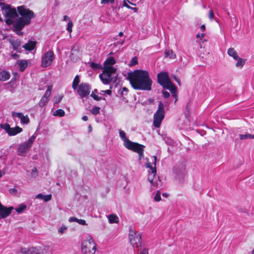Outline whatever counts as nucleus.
I'll use <instances>...</instances> for the list:
<instances>
[{"instance_id": "f257e3e1", "label": "nucleus", "mask_w": 254, "mask_h": 254, "mask_svg": "<svg viewBox=\"0 0 254 254\" xmlns=\"http://www.w3.org/2000/svg\"><path fill=\"white\" fill-rule=\"evenodd\" d=\"M127 78L129 80L132 87L135 90H151L152 80L147 70L136 69L128 72Z\"/></svg>"}, {"instance_id": "f03ea898", "label": "nucleus", "mask_w": 254, "mask_h": 254, "mask_svg": "<svg viewBox=\"0 0 254 254\" xmlns=\"http://www.w3.org/2000/svg\"><path fill=\"white\" fill-rule=\"evenodd\" d=\"M18 13L21 15L15 23L13 24L18 30H22L25 25H28L31 23L32 18L35 17L33 11L26 7L24 5L17 7Z\"/></svg>"}, {"instance_id": "7ed1b4c3", "label": "nucleus", "mask_w": 254, "mask_h": 254, "mask_svg": "<svg viewBox=\"0 0 254 254\" xmlns=\"http://www.w3.org/2000/svg\"><path fill=\"white\" fill-rule=\"evenodd\" d=\"M116 68L109 66L105 67L103 72L99 74V77L104 84H108L113 81L115 78L114 82L116 81L117 75H116Z\"/></svg>"}, {"instance_id": "20e7f679", "label": "nucleus", "mask_w": 254, "mask_h": 254, "mask_svg": "<svg viewBox=\"0 0 254 254\" xmlns=\"http://www.w3.org/2000/svg\"><path fill=\"white\" fill-rule=\"evenodd\" d=\"M22 254H52L51 248L49 246H42L31 247L29 249L22 248L20 251Z\"/></svg>"}, {"instance_id": "39448f33", "label": "nucleus", "mask_w": 254, "mask_h": 254, "mask_svg": "<svg viewBox=\"0 0 254 254\" xmlns=\"http://www.w3.org/2000/svg\"><path fill=\"white\" fill-rule=\"evenodd\" d=\"M165 110L164 105L160 102L158 104V109L153 116V125L156 127H159L164 118Z\"/></svg>"}, {"instance_id": "423d86ee", "label": "nucleus", "mask_w": 254, "mask_h": 254, "mask_svg": "<svg viewBox=\"0 0 254 254\" xmlns=\"http://www.w3.org/2000/svg\"><path fill=\"white\" fill-rule=\"evenodd\" d=\"M81 251L84 254H94L95 253L96 244L90 236L88 240L82 242Z\"/></svg>"}, {"instance_id": "0eeeda50", "label": "nucleus", "mask_w": 254, "mask_h": 254, "mask_svg": "<svg viewBox=\"0 0 254 254\" xmlns=\"http://www.w3.org/2000/svg\"><path fill=\"white\" fill-rule=\"evenodd\" d=\"M128 237L129 242L133 247L138 249L141 247L142 242L141 236L140 234H138L135 230L130 228L129 231Z\"/></svg>"}, {"instance_id": "6e6552de", "label": "nucleus", "mask_w": 254, "mask_h": 254, "mask_svg": "<svg viewBox=\"0 0 254 254\" xmlns=\"http://www.w3.org/2000/svg\"><path fill=\"white\" fill-rule=\"evenodd\" d=\"M2 13L6 18L5 19V22L8 25H10L12 23L13 21L12 18H16L18 16L15 8H12L10 5H8L6 7Z\"/></svg>"}, {"instance_id": "1a4fd4ad", "label": "nucleus", "mask_w": 254, "mask_h": 254, "mask_svg": "<svg viewBox=\"0 0 254 254\" xmlns=\"http://www.w3.org/2000/svg\"><path fill=\"white\" fill-rule=\"evenodd\" d=\"M0 127L3 129L9 136L16 135L22 131V128L18 126L15 127H11L7 123L0 124Z\"/></svg>"}, {"instance_id": "9d476101", "label": "nucleus", "mask_w": 254, "mask_h": 254, "mask_svg": "<svg viewBox=\"0 0 254 254\" xmlns=\"http://www.w3.org/2000/svg\"><path fill=\"white\" fill-rule=\"evenodd\" d=\"M91 86L87 83L82 82L78 85L77 93L82 98L87 97L90 92Z\"/></svg>"}, {"instance_id": "9b49d317", "label": "nucleus", "mask_w": 254, "mask_h": 254, "mask_svg": "<svg viewBox=\"0 0 254 254\" xmlns=\"http://www.w3.org/2000/svg\"><path fill=\"white\" fill-rule=\"evenodd\" d=\"M55 58L53 52L49 51L46 52L42 58L41 65L43 67H47L50 65Z\"/></svg>"}, {"instance_id": "f8f14e48", "label": "nucleus", "mask_w": 254, "mask_h": 254, "mask_svg": "<svg viewBox=\"0 0 254 254\" xmlns=\"http://www.w3.org/2000/svg\"><path fill=\"white\" fill-rule=\"evenodd\" d=\"M157 77L158 83L162 86H164L166 83H167L171 80L168 72L166 71L159 73L157 75Z\"/></svg>"}, {"instance_id": "ddd939ff", "label": "nucleus", "mask_w": 254, "mask_h": 254, "mask_svg": "<svg viewBox=\"0 0 254 254\" xmlns=\"http://www.w3.org/2000/svg\"><path fill=\"white\" fill-rule=\"evenodd\" d=\"M125 147L127 149L136 153H138L140 150H143V149L145 148L144 145L131 141H128L127 144L125 146Z\"/></svg>"}, {"instance_id": "4468645a", "label": "nucleus", "mask_w": 254, "mask_h": 254, "mask_svg": "<svg viewBox=\"0 0 254 254\" xmlns=\"http://www.w3.org/2000/svg\"><path fill=\"white\" fill-rule=\"evenodd\" d=\"M80 55L81 53L78 46L74 45L71 49L70 59L74 62H76L79 59Z\"/></svg>"}, {"instance_id": "2eb2a0df", "label": "nucleus", "mask_w": 254, "mask_h": 254, "mask_svg": "<svg viewBox=\"0 0 254 254\" xmlns=\"http://www.w3.org/2000/svg\"><path fill=\"white\" fill-rule=\"evenodd\" d=\"M31 147V145L26 141L20 144L17 149L18 155L19 156H23V154L27 153Z\"/></svg>"}, {"instance_id": "dca6fc26", "label": "nucleus", "mask_w": 254, "mask_h": 254, "mask_svg": "<svg viewBox=\"0 0 254 254\" xmlns=\"http://www.w3.org/2000/svg\"><path fill=\"white\" fill-rule=\"evenodd\" d=\"M12 116L13 117H16L20 119L21 123L23 124H27L29 123L30 120L27 116H24L21 113L12 112Z\"/></svg>"}, {"instance_id": "f3484780", "label": "nucleus", "mask_w": 254, "mask_h": 254, "mask_svg": "<svg viewBox=\"0 0 254 254\" xmlns=\"http://www.w3.org/2000/svg\"><path fill=\"white\" fill-rule=\"evenodd\" d=\"M11 44L12 48L13 50L16 51L18 52H20V46L21 45V42L17 39V40H12L9 41Z\"/></svg>"}, {"instance_id": "a211bd4d", "label": "nucleus", "mask_w": 254, "mask_h": 254, "mask_svg": "<svg viewBox=\"0 0 254 254\" xmlns=\"http://www.w3.org/2000/svg\"><path fill=\"white\" fill-rule=\"evenodd\" d=\"M36 44V43L35 41H29L28 43L22 46V48L27 51H31L34 49Z\"/></svg>"}, {"instance_id": "6ab92c4d", "label": "nucleus", "mask_w": 254, "mask_h": 254, "mask_svg": "<svg viewBox=\"0 0 254 254\" xmlns=\"http://www.w3.org/2000/svg\"><path fill=\"white\" fill-rule=\"evenodd\" d=\"M164 88L167 89L169 90L171 92L173 91H177V88L176 86L172 83L171 80H170L167 83H166L164 86H162Z\"/></svg>"}, {"instance_id": "aec40b11", "label": "nucleus", "mask_w": 254, "mask_h": 254, "mask_svg": "<svg viewBox=\"0 0 254 254\" xmlns=\"http://www.w3.org/2000/svg\"><path fill=\"white\" fill-rule=\"evenodd\" d=\"M10 73L6 71H2L0 72V81H6L10 78Z\"/></svg>"}, {"instance_id": "412c9836", "label": "nucleus", "mask_w": 254, "mask_h": 254, "mask_svg": "<svg viewBox=\"0 0 254 254\" xmlns=\"http://www.w3.org/2000/svg\"><path fill=\"white\" fill-rule=\"evenodd\" d=\"M153 158L154 160L153 162L154 166L153 167L150 162H147L145 166L146 168H149L151 170V172H152V173H156V164L157 157L155 156H153Z\"/></svg>"}, {"instance_id": "4be33fe9", "label": "nucleus", "mask_w": 254, "mask_h": 254, "mask_svg": "<svg viewBox=\"0 0 254 254\" xmlns=\"http://www.w3.org/2000/svg\"><path fill=\"white\" fill-rule=\"evenodd\" d=\"M185 167L182 166L180 170H178V168H175V172L178 177V179L183 178L185 175Z\"/></svg>"}, {"instance_id": "5701e85b", "label": "nucleus", "mask_w": 254, "mask_h": 254, "mask_svg": "<svg viewBox=\"0 0 254 254\" xmlns=\"http://www.w3.org/2000/svg\"><path fill=\"white\" fill-rule=\"evenodd\" d=\"M119 135L121 138L124 141V145L125 146L128 143V141H130L126 136V133L121 129H119Z\"/></svg>"}, {"instance_id": "b1692460", "label": "nucleus", "mask_w": 254, "mask_h": 254, "mask_svg": "<svg viewBox=\"0 0 254 254\" xmlns=\"http://www.w3.org/2000/svg\"><path fill=\"white\" fill-rule=\"evenodd\" d=\"M227 53L230 56L233 57L235 60H237V59L239 58L237 53L234 48H230L228 49Z\"/></svg>"}, {"instance_id": "393cba45", "label": "nucleus", "mask_w": 254, "mask_h": 254, "mask_svg": "<svg viewBox=\"0 0 254 254\" xmlns=\"http://www.w3.org/2000/svg\"><path fill=\"white\" fill-rule=\"evenodd\" d=\"M69 221L70 222H76L78 224L82 225H87L86 221L83 219H79L74 217H70L69 219Z\"/></svg>"}, {"instance_id": "a878e982", "label": "nucleus", "mask_w": 254, "mask_h": 254, "mask_svg": "<svg viewBox=\"0 0 254 254\" xmlns=\"http://www.w3.org/2000/svg\"><path fill=\"white\" fill-rule=\"evenodd\" d=\"M151 185L157 188H160L162 186V182L159 177H157L156 179L150 182Z\"/></svg>"}, {"instance_id": "bb28decb", "label": "nucleus", "mask_w": 254, "mask_h": 254, "mask_svg": "<svg viewBox=\"0 0 254 254\" xmlns=\"http://www.w3.org/2000/svg\"><path fill=\"white\" fill-rule=\"evenodd\" d=\"M109 222L110 223H118L119 218L116 214H111L109 216Z\"/></svg>"}, {"instance_id": "cd10ccee", "label": "nucleus", "mask_w": 254, "mask_h": 254, "mask_svg": "<svg viewBox=\"0 0 254 254\" xmlns=\"http://www.w3.org/2000/svg\"><path fill=\"white\" fill-rule=\"evenodd\" d=\"M115 63L116 61L114 58L110 57L105 61L104 65L105 67H106L107 66H111V65L115 64Z\"/></svg>"}, {"instance_id": "c85d7f7f", "label": "nucleus", "mask_w": 254, "mask_h": 254, "mask_svg": "<svg viewBox=\"0 0 254 254\" xmlns=\"http://www.w3.org/2000/svg\"><path fill=\"white\" fill-rule=\"evenodd\" d=\"M18 64L19 66V70L23 71L27 67V64L26 61L20 60L18 62Z\"/></svg>"}, {"instance_id": "c756f323", "label": "nucleus", "mask_w": 254, "mask_h": 254, "mask_svg": "<svg viewBox=\"0 0 254 254\" xmlns=\"http://www.w3.org/2000/svg\"><path fill=\"white\" fill-rule=\"evenodd\" d=\"M79 75H77L75 76L72 84V87L74 90L77 89V86H78V84L79 83Z\"/></svg>"}, {"instance_id": "7c9ffc66", "label": "nucleus", "mask_w": 254, "mask_h": 254, "mask_svg": "<svg viewBox=\"0 0 254 254\" xmlns=\"http://www.w3.org/2000/svg\"><path fill=\"white\" fill-rule=\"evenodd\" d=\"M98 93V90L95 89H94L90 95V96L92 97L95 100L99 101L102 99L101 97H99L96 94Z\"/></svg>"}, {"instance_id": "2f4dec72", "label": "nucleus", "mask_w": 254, "mask_h": 254, "mask_svg": "<svg viewBox=\"0 0 254 254\" xmlns=\"http://www.w3.org/2000/svg\"><path fill=\"white\" fill-rule=\"evenodd\" d=\"M65 115L64 111L62 109H58L55 111L53 113V115L55 116H58V117H64Z\"/></svg>"}, {"instance_id": "473e14b6", "label": "nucleus", "mask_w": 254, "mask_h": 254, "mask_svg": "<svg viewBox=\"0 0 254 254\" xmlns=\"http://www.w3.org/2000/svg\"><path fill=\"white\" fill-rule=\"evenodd\" d=\"M236 60L237 61V62L236 64V66L238 67H243L245 63V60H244V59H243L242 58H240L239 57V58L237 59Z\"/></svg>"}, {"instance_id": "72a5a7b5", "label": "nucleus", "mask_w": 254, "mask_h": 254, "mask_svg": "<svg viewBox=\"0 0 254 254\" xmlns=\"http://www.w3.org/2000/svg\"><path fill=\"white\" fill-rule=\"evenodd\" d=\"M156 173H152V172H149L148 176V180L149 181L150 183L156 179L157 177L156 176Z\"/></svg>"}, {"instance_id": "f704fd0d", "label": "nucleus", "mask_w": 254, "mask_h": 254, "mask_svg": "<svg viewBox=\"0 0 254 254\" xmlns=\"http://www.w3.org/2000/svg\"><path fill=\"white\" fill-rule=\"evenodd\" d=\"M26 208V206L24 204H20L18 207L15 208L16 211L18 213H20L22 212H23Z\"/></svg>"}, {"instance_id": "c9c22d12", "label": "nucleus", "mask_w": 254, "mask_h": 254, "mask_svg": "<svg viewBox=\"0 0 254 254\" xmlns=\"http://www.w3.org/2000/svg\"><path fill=\"white\" fill-rule=\"evenodd\" d=\"M239 136L241 140L246 139L248 138L254 139V135H252L251 134H240Z\"/></svg>"}, {"instance_id": "e433bc0d", "label": "nucleus", "mask_w": 254, "mask_h": 254, "mask_svg": "<svg viewBox=\"0 0 254 254\" xmlns=\"http://www.w3.org/2000/svg\"><path fill=\"white\" fill-rule=\"evenodd\" d=\"M48 99L42 97L40 101L39 102V106L40 107H44L48 102Z\"/></svg>"}, {"instance_id": "4c0bfd02", "label": "nucleus", "mask_w": 254, "mask_h": 254, "mask_svg": "<svg viewBox=\"0 0 254 254\" xmlns=\"http://www.w3.org/2000/svg\"><path fill=\"white\" fill-rule=\"evenodd\" d=\"M100 108L98 107H95L93 108L91 110L90 112L94 115H96L100 113Z\"/></svg>"}, {"instance_id": "58836bf2", "label": "nucleus", "mask_w": 254, "mask_h": 254, "mask_svg": "<svg viewBox=\"0 0 254 254\" xmlns=\"http://www.w3.org/2000/svg\"><path fill=\"white\" fill-rule=\"evenodd\" d=\"M51 87L50 86H48L47 90L46 91L45 94L42 96V97H43L44 98H47V99H48V98L50 96V94H51Z\"/></svg>"}, {"instance_id": "ea45409f", "label": "nucleus", "mask_w": 254, "mask_h": 254, "mask_svg": "<svg viewBox=\"0 0 254 254\" xmlns=\"http://www.w3.org/2000/svg\"><path fill=\"white\" fill-rule=\"evenodd\" d=\"M165 54L166 57H169L170 58L173 59L175 57V54H174L172 50L166 51Z\"/></svg>"}, {"instance_id": "a19ab883", "label": "nucleus", "mask_w": 254, "mask_h": 254, "mask_svg": "<svg viewBox=\"0 0 254 254\" xmlns=\"http://www.w3.org/2000/svg\"><path fill=\"white\" fill-rule=\"evenodd\" d=\"M138 62H137V59L136 57H134L133 58H132L129 64V65L130 66H133V65H134L135 64H137Z\"/></svg>"}, {"instance_id": "79ce46f5", "label": "nucleus", "mask_w": 254, "mask_h": 254, "mask_svg": "<svg viewBox=\"0 0 254 254\" xmlns=\"http://www.w3.org/2000/svg\"><path fill=\"white\" fill-rule=\"evenodd\" d=\"M72 26H73L72 22L69 20L67 23V28H66L67 31L70 33L71 32Z\"/></svg>"}, {"instance_id": "37998d69", "label": "nucleus", "mask_w": 254, "mask_h": 254, "mask_svg": "<svg viewBox=\"0 0 254 254\" xmlns=\"http://www.w3.org/2000/svg\"><path fill=\"white\" fill-rule=\"evenodd\" d=\"M35 138L36 136L34 134H33L28 139V140L26 142L32 146Z\"/></svg>"}, {"instance_id": "c03bdc74", "label": "nucleus", "mask_w": 254, "mask_h": 254, "mask_svg": "<svg viewBox=\"0 0 254 254\" xmlns=\"http://www.w3.org/2000/svg\"><path fill=\"white\" fill-rule=\"evenodd\" d=\"M114 2L115 0H101V4L114 3Z\"/></svg>"}, {"instance_id": "a18cd8bd", "label": "nucleus", "mask_w": 254, "mask_h": 254, "mask_svg": "<svg viewBox=\"0 0 254 254\" xmlns=\"http://www.w3.org/2000/svg\"><path fill=\"white\" fill-rule=\"evenodd\" d=\"M154 199L156 201H159L161 200V198L159 191L155 195Z\"/></svg>"}, {"instance_id": "49530a36", "label": "nucleus", "mask_w": 254, "mask_h": 254, "mask_svg": "<svg viewBox=\"0 0 254 254\" xmlns=\"http://www.w3.org/2000/svg\"><path fill=\"white\" fill-rule=\"evenodd\" d=\"M51 198H52L51 194L45 195H44L43 200L47 202V201L50 200L51 199Z\"/></svg>"}, {"instance_id": "de8ad7c7", "label": "nucleus", "mask_w": 254, "mask_h": 254, "mask_svg": "<svg viewBox=\"0 0 254 254\" xmlns=\"http://www.w3.org/2000/svg\"><path fill=\"white\" fill-rule=\"evenodd\" d=\"M143 151L144 149H143V150H140V151H139L137 153L138 154V159L139 160H140L144 157Z\"/></svg>"}, {"instance_id": "09e8293b", "label": "nucleus", "mask_w": 254, "mask_h": 254, "mask_svg": "<svg viewBox=\"0 0 254 254\" xmlns=\"http://www.w3.org/2000/svg\"><path fill=\"white\" fill-rule=\"evenodd\" d=\"M9 4H5L4 2H0V6L1 7V9L2 11V12L4 11V10L6 8V7Z\"/></svg>"}, {"instance_id": "8fccbe9b", "label": "nucleus", "mask_w": 254, "mask_h": 254, "mask_svg": "<svg viewBox=\"0 0 254 254\" xmlns=\"http://www.w3.org/2000/svg\"><path fill=\"white\" fill-rule=\"evenodd\" d=\"M163 96L165 98H167L170 96V93L165 90H162Z\"/></svg>"}, {"instance_id": "3c124183", "label": "nucleus", "mask_w": 254, "mask_h": 254, "mask_svg": "<svg viewBox=\"0 0 254 254\" xmlns=\"http://www.w3.org/2000/svg\"><path fill=\"white\" fill-rule=\"evenodd\" d=\"M63 96H60L58 98H55V104H58L62 100Z\"/></svg>"}, {"instance_id": "603ef678", "label": "nucleus", "mask_w": 254, "mask_h": 254, "mask_svg": "<svg viewBox=\"0 0 254 254\" xmlns=\"http://www.w3.org/2000/svg\"><path fill=\"white\" fill-rule=\"evenodd\" d=\"M99 65L94 62H91L90 64V66L93 68H98Z\"/></svg>"}, {"instance_id": "864d4df0", "label": "nucleus", "mask_w": 254, "mask_h": 254, "mask_svg": "<svg viewBox=\"0 0 254 254\" xmlns=\"http://www.w3.org/2000/svg\"><path fill=\"white\" fill-rule=\"evenodd\" d=\"M66 229V227L62 226L59 229L58 232L60 233H63Z\"/></svg>"}, {"instance_id": "5fc2aeb1", "label": "nucleus", "mask_w": 254, "mask_h": 254, "mask_svg": "<svg viewBox=\"0 0 254 254\" xmlns=\"http://www.w3.org/2000/svg\"><path fill=\"white\" fill-rule=\"evenodd\" d=\"M128 91V89L126 87H123L122 88V91H121V94L122 95H126L127 94V92Z\"/></svg>"}, {"instance_id": "6e6d98bb", "label": "nucleus", "mask_w": 254, "mask_h": 254, "mask_svg": "<svg viewBox=\"0 0 254 254\" xmlns=\"http://www.w3.org/2000/svg\"><path fill=\"white\" fill-rule=\"evenodd\" d=\"M171 93H172V96L176 98L175 101V103H176L178 100L177 91H173Z\"/></svg>"}, {"instance_id": "4d7b16f0", "label": "nucleus", "mask_w": 254, "mask_h": 254, "mask_svg": "<svg viewBox=\"0 0 254 254\" xmlns=\"http://www.w3.org/2000/svg\"><path fill=\"white\" fill-rule=\"evenodd\" d=\"M139 254H148V250L147 248H143Z\"/></svg>"}, {"instance_id": "13d9d810", "label": "nucleus", "mask_w": 254, "mask_h": 254, "mask_svg": "<svg viewBox=\"0 0 254 254\" xmlns=\"http://www.w3.org/2000/svg\"><path fill=\"white\" fill-rule=\"evenodd\" d=\"M209 17L211 19L214 17V13L212 10H210L209 11Z\"/></svg>"}, {"instance_id": "bf43d9fd", "label": "nucleus", "mask_w": 254, "mask_h": 254, "mask_svg": "<svg viewBox=\"0 0 254 254\" xmlns=\"http://www.w3.org/2000/svg\"><path fill=\"white\" fill-rule=\"evenodd\" d=\"M14 31L16 33V34L18 35H21L23 34V33L21 32V30H18L16 28L14 27Z\"/></svg>"}, {"instance_id": "052dcab7", "label": "nucleus", "mask_w": 254, "mask_h": 254, "mask_svg": "<svg viewBox=\"0 0 254 254\" xmlns=\"http://www.w3.org/2000/svg\"><path fill=\"white\" fill-rule=\"evenodd\" d=\"M9 191L10 193L15 194L17 192V190L14 188H12V189H9Z\"/></svg>"}, {"instance_id": "680f3d73", "label": "nucleus", "mask_w": 254, "mask_h": 254, "mask_svg": "<svg viewBox=\"0 0 254 254\" xmlns=\"http://www.w3.org/2000/svg\"><path fill=\"white\" fill-rule=\"evenodd\" d=\"M173 78L174 79L178 82V83L179 84V85H181V81H180V80L175 75H174L173 76Z\"/></svg>"}, {"instance_id": "e2e57ef3", "label": "nucleus", "mask_w": 254, "mask_h": 254, "mask_svg": "<svg viewBox=\"0 0 254 254\" xmlns=\"http://www.w3.org/2000/svg\"><path fill=\"white\" fill-rule=\"evenodd\" d=\"M36 198L43 199L44 195L42 194V193H39L36 196Z\"/></svg>"}, {"instance_id": "0e129e2a", "label": "nucleus", "mask_w": 254, "mask_h": 254, "mask_svg": "<svg viewBox=\"0 0 254 254\" xmlns=\"http://www.w3.org/2000/svg\"><path fill=\"white\" fill-rule=\"evenodd\" d=\"M11 57L14 59H17L19 58V55L17 54H12Z\"/></svg>"}, {"instance_id": "69168bd1", "label": "nucleus", "mask_w": 254, "mask_h": 254, "mask_svg": "<svg viewBox=\"0 0 254 254\" xmlns=\"http://www.w3.org/2000/svg\"><path fill=\"white\" fill-rule=\"evenodd\" d=\"M123 5H124V6L127 7L128 8L131 9V6H130L128 4H127L126 3L125 0H124V4Z\"/></svg>"}, {"instance_id": "338daca9", "label": "nucleus", "mask_w": 254, "mask_h": 254, "mask_svg": "<svg viewBox=\"0 0 254 254\" xmlns=\"http://www.w3.org/2000/svg\"><path fill=\"white\" fill-rule=\"evenodd\" d=\"M104 92H105L106 94H108V95H111V93H112V91H111V90H106L104 91Z\"/></svg>"}, {"instance_id": "774afa93", "label": "nucleus", "mask_w": 254, "mask_h": 254, "mask_svg": "<svg viewBox=\"0 0 254 254\" xmlns=\"http://www.w3.org/2000/svg\"><path fill=\"white\" fill-rule=\"evenodd\" d=\"M63 20L64 21H66V20H69L70 19H69V17L68 16H66V15H64V16Z\"/></svg>"}]
</instances>
